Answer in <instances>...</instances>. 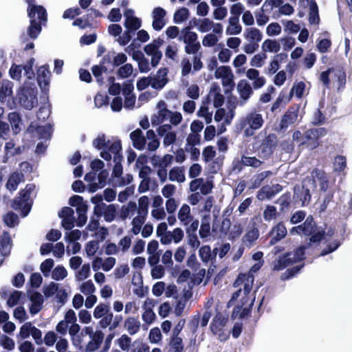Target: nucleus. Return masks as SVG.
Instances as JSON below:
<instances>
[{
    "label": "nucleus",
    "mask_w": 352,
    "mask_h": 352,
    "mask_svg": "<svg viewBox=\"0 0 352 352\" xmlns=\"http://www.w3.org/2000/svg\"><path fill=\"white\" fill-rule=\"evenodd\" d=\"M36 186L34 184H27L23 190L20 192V196L16 198L13 204V208L20 210L22 215L25 217L30 211L32 207V195L34 194Z\"/></svg>",
    "instance_id": "7ed1b4c3"
},
{
    "label": "nucleus",
    "mask_w": 352,
    "mask_h": 352,
    "mask_svg": "<svg viewBox=\"0 0 352 352\" xmlns=\"http://www.w3.org/2000/svg\"><path fill=\"white\" fill-rule=\"evenodd\" d=\"M298 120V111L296 109L288 111L281 120V127L287 128Z\"/></svg>",
    "instance_id": "ea45409f"
},
{
    "label": "nucleus",
    "mask_w": 352,
    "mask_h": 352,
    "mask_svg": "<svg viewBox=\"0 0 352 352\" xmlns=\"http://www.w3.org/2000/svg\"><path fill=\"white\" fill-rule=\"evenodd\" d=\"M8 119L14 133L17 134L22 126L19 116L16 113L13 112L9 114Z\"/></svg>",
    "instance_id": "052dcab7"
},
{
    "label": "nucleus",
    "mask_w": 352,
    "mask_h": 352,
    "mask_svg": "<svg viewBox=\"0 0 352 352\" xmlns=\"http://www.w3.org/2000/svg\"><path fill=\"white\" fill-rule=\"evenodd\" d=\"M292 96H293L291 91L289 93H287L282 91L272 107V111L278 108L279 106L283 104H285L288 103L291 100Z\"/></svg>",
    "instance_id": "864d4df0"
},
{
    "label": "nucleus",
    "mask_w": 352,
    "mask_h": 352,
    "mask_svg": "<svg viewBox=\"0 0 352 352\" xmlns=\"http://www.w3.org/2000/svg\"><path fill=\"white\" fill-rule=\"evenodd\" d=\"M226 322L227 318L222 314L217 313L211 324V331L221 341L226 340L228 338L229 332L226 329Z\"/></svg>",
    "instance_id": "1a4fd4ad"
},
{
    "label": "nucleus",
    "mask_w": 352,
    "mask_h": 352,
    "mask_svg": "<svg viewBox=\"0 0 352 352\" xmlns=\"http://www.w3.org/2000/svg\"><path fill=\"white\" fill-rule=\"evenodd\" d=\"M16 102L28 109L34 107L36 100V94L33 89L21 88L17 91Z\"/></svg>",
    "instance_id": "f8f14e48"
},
{
    "label": "nucleus",
    "mask_w": 352,
    "mask_h": 352,
    "mask_svg": "<svg viewBox=\"0 0 352 352\" xmlns=\"http://www.w3.org/2000/svg\"><path fill=\"white\" fill-rule=\"evenodd\" d=\"M189 10L186 8L178 9L174 14L173 20L175 23L179 24L189 18Z\"/></svg>",
    "instance_id": "13d9d810"
},
{
    "label": "nucleus",
    "mask_w": 352,
    "mask_h": 352,
    "mask_svg": "<svg viewBox=\"0 0 352 352\" xmlns=\"http://www.w3.org/2000/svg\"><path fill=\"white\" fill-rule=\"evenodd\" d=\"M123 326L129 335L133 336L140 331L141 322L138 318L129 316L124 320Z\"/></svg>",
    "instance_id": "c85d7f7f"
},
{
    "label": "nucleus",
    "mask_w": 352,
    "mask_h": 352,
    "mask_svg": "<svg viewBox=\"0 0 352 352\" xmlns=\"http://www.w3.org/2000/svg\"><path fill=\"white\" fill-rule=\"evenodd\" d=\"M178 219L184 225H188L191 221L190 208L187 204H184L178 212Z\"/></svg>",
    "instance_id": "a18cd8bd"
},
{
    "label": "nucleus",
    "mask_w": 352,
    "mask_h": 352,
    "mask_svg": "<svg viewBox=\"0 0 352 352\" xmlns=\"http://www.w3.org/2000/svg\"><path fill=\"white\" fill-rule=\"evenodd\" d=\"M346 158L343 155H337L333 162V169L335 172L344 173L346 168Z\"/></svg>",
    "instance_id": "3c124183"
},
{
    "label": "nucleus",
    "mask_w": 352,
    "mask_h": 352,
    "mask_svg": "<svg viewBox=\"0 0 352 352\" xmlns=\"http://www.w3.org/2000/svg\"><path fill=\"white\" fill-rule=\"evenodd\" d=\"M156 112L151 117V122L153 126H158L164 120L168 119L170 111L167 108L165 101L161 100L155 105Z\"/></svg>",
    "instance_id": "ddd939ff"
},
{
    "label": "nucleus",
    "mask_w": 352,
    "mask_h": 352,
    "mask_svg": "<svg viewBox=\"0 0 352 352\" xmlns=\"http://www.w3.org/2000/svg\"><path fill=\"white\" fill-rule=\"evenodd\" d=\"M247 62V57L243 54H240L236 56L232 61V65L236 69V73L241 74V72H244V69H241V67L245 65Z\"/></svg>",
    "instance_id": "69168bd1"
},
{
    "label": "nucleus",
    "mask_w": 352,
    "mask_h": 352,
    "mask_svg": "<svg viewBox=\"0 0 352 352\" xmlns=\"http://www.w3.org/2000/svg\"><path fill=\"white\" fill-rule=\"evenodd\" d=\"M166 12L160 7L155 8L152 12V28L156 30H161L166 25L165 16Z\"/></svg>",
    "instance_id": "a211bd4d"
},
{
    "label": "nucleus",
    "mask_w": 352,
    "mask_h": 352,
    "mask_svg": "<svg viewBox=\"0 0 352 352\" xmlns=\"http://www.w3.org/2000/svg\"><path fill=\"white\" fill-rule=\"evenodd\" d=\"M292 96L300 98L307 94V89L305 82L302 81L295 82L291 89Z\"/></svg>",
    "instance_id": "09e8293b"
},
{
    "label": "nucleus",
    "mask_w": 352,
    "mask_h": 352,
    "mask_svg": "<svg viewBox=\"0 0 352 352\" xmlns=\"http://www.w3.org/2000/svg\"><path fill=\"white\" fill-rule=\"evenodd\" d=\"M304 247H300L296 250L295 254H287L285 256L280 258L274 263V269L275 270H281L290 263H294L303 258Z\"/></svg>",
    "instance_id": "4468645a"
},
{
    "label": "nucleus",
    "mask_w": 352,
    "mask_h": 352,
    "mask_svg": "<svg viewBox=\"0 0 352 352\" xmlns=\"http://www.w3.org/2000/svg\"><path fill=\"white\" fill-rule=\"evenodd\" d=\"M259 236V232L257 228H252L247 232L243 238L244 244L248 247H252L254 243L257 240Z\"/></svg>",
    "instance_id": "c03bdc74"
},
{
    "label": "nucleus",
    "mask_w": 352,
    "mask_h": 352,
    "mask_svg": "<svg viewBox=\"0 0 352 352\" xmlns=\"http://www.w3.org/2000/svg\"><path fill=\"white\" fill-rule=\"evenodd\" d=\"M145 215L138 214V215L133 219V228L131 230L134 234H138L140 233L142 226L145 221Z\"/></svg>",
    "instance_id": "0e129e2a"
},
{
    "label": "nucleus",
    "mask_w": 352,
    "mask_h": 352,
    "mask_svg": "<svg viewBox=\"0 0 352 352\" xmlns=\"http://www.w3.org/2000/svg\"><path fill=\"white\" fill-rule=\"evenodd\" d=\"M287 232L285 226L283 223H278L271 231L272 238L270 241V244L273 245L283 239L286 236Z\"/></svg>",
    "instance_id": "e433bc0d"
},
{
    "label": "nucleus",
    "mask_w": 352,
    "mask_h": 352,
    "mask_svg": "<svg viewBox=\"0 0 352 352\" xmlns=\"http://www.w3.org/2000/svg\"><path fill=\"white\" fill-rule=\"evenodd\" d=\"M214 77L217 79L221 80V84L226 93H228L233 89L234 76L229 66L221 65L217 68L214 72Z\"/></svg>",
    "instance_id": "423d86ee"
},
{
    "label": "nucleus",
    "mask_w": 352,
    "mask_h": 352,
    "mask_svg": "<svg viewBox=\"0 0 352 352\" xmlns=\"http://www.w3.org/2000/svg\"><path fill=\"white\" fill-rule=\"evenodd\" d=\"M246 77L253 81L254 89H259L265 85L266 80L263 76H260L259 72L254 68H250L245 72Z\"/></svg>",
    "instance_id": "c756f323"
},
{
    "label": "nucleus",
    "mask_w": 352,
    "mask_h": 352,
    "mask_svg": "<svg viewBox=\"0 0 352 352\" xmlns=\"http://www.w3.org/2000/svg\"><path fill=\"white\" fill-rule=\"evenodd\" d=\"M244 38L250 43H258L263 38V34L260 30L256 28H248L244 32Z\"/></svg>",
    "instance_id": "c9c22d12"
},
{
    "label": "nucleus",
    "mask_w": 352,
    "mask_h": 352,
    "mask_svg": "<svg viewBox=\"0 0 352 352\" xmlns=\"http://www.w3.org/2000/svg\"><path fill=\"white\" fill-rule=\"evenodd\" d=\"M261 48L263 52L277 53L280 50V45L276 40L266 39L263 42Z\"/></svg>",
    "instance_id": "4c0bfd02"
},
{
    "label": "nucleus",
    "mask_w": 352,
    "mask_h": 352,
    "mask_svg": "<svg viewBox=\"0 0 352 352\" xmlns=\"http://www.w3.org/2000/svg\"><path fill=\"white\" fill-rule=\"evenodd\" d=\"M262 265L263 261L256 262L251 267L249 274H239L235 280L234 285L239 289L234 293L228 303L231 305L234 301H238V305L233 312L235 316L244 317L250 313L254 299L252 295H250L254 282V276L251 273L258 271Z\"/></svg>",
    "instance_id": "f257e3e1"
},
{
    "label": "nucleus",
    "mask_w": 352,
    "mask_h": 352,
    "mask_svg": "<svg viewBox=\"0 0 352 352\" xmlns=\"http://www.w3.org/2000/svg\"><path fill=\"white\" fill-rule=\"evenodd\" d=\"M234 116L233 109L226 110L224 108L218 109L214 116V121L217 122H223V124H230Z\"/></svg>",
    "instance_id": "cd10ccee"
},
{
    "label": "nucleus",
    "mask_w": 352,
    "mask_h": 352,
    "mask_svg": "<svg viewBox=\"0 0 352 352\" xmlns=\"http://www.w3.org/2000/svg\"><path fill=\"white\" fill-rule=\"evenodd\" d=\"M236 91L240 96L239 103L243 105L252 94V88L245 79L240 80L236 85Z\"/></svg>",
    "instance_id": "412c9836"
},
{
    "label": "nucleus",
    "mask_w": 352,
    "mask_h": 352,
    "mask_svg": "<svg viewBox=\"0 0 352 352\" xmlns=\"http://www.w3.org/2000/svg\"><path fill=\"white\" fill-rule=\"evenodd\" d=\"M30 311L32 315L36 314L42 308L43 296L38 292H34L30 296Z\"/></svg>",
    "instance_id": "72a5a7b5"
},
{
    "label": "nucleus",
    "mask_w": 352,
    "mask_h": 352,
    "mask_svg": "<svg viewBox=\"0 0 352 352\" xmlns=\"http://www.w3.org/2000/svg\"><path fill=\"white\" fill-rule=\"evenodd\" d=\"M91 274V267L89 263L82 265L77 269L75 272V279L76 281H82L89 277Z\"/></svg>",
    "instance_id": "49530a36"
},
{
    "label": "nucleus",
    "mask_w": 352,
    "mask_h": 352,
    "mask_svg": "<svg viewBox=\"0 0 352 352\" xmlns=\"http://www.w3.org/2000/svg\"><path fill=\"white\" fill-rule=\"evenodd\" d=\"M68 272L65 267L56 266L52 272V278L56 280H61L67 276Z\"/></svg>",
    "instance_id": "338daca9"
},
{
    "label": "nucleus",
    "mask_w": 352,
    "mask_h": 352,
    "mask_svg": "<svg viewBox=\"0 0 352 352\" xmlns=\"http://www.w3.org/2000/svg\"><path fill=\"white\" fill-rule=\"evenodd\" d=\"M280 185L276 184L272 186H266L263 187L257 193V199L260 201H264L272 199L276 193L281 190Z\"/></svg>",
    "instance_id": "a878e982"
},
{
    "label": "nucleus",
    "mask_w": 352,
    "mask_h": 352,
    "mask_svg": "<svg viewBox=\"0 0 352 352\" xmlns=\"http://www.w3.org/2000/svg\"><path fill=\"white\" fill-rule=\"evenodd\" d=\"M122 94L124 96V107L126 109H132L135 104V96L133 94V85L126 81L122 87Z\"/></svg>",
    "instance_id": "6ab92c4d"
},
{
    "label": "nucleus",
    "mask_w": 352,
    "mask_h": 352,
    "mask_svg": "<svg viewBox=\"0 0 352 352\" xmlns=\"http://www.w3.org/2000/svg\"><path fill=\"white\" fill-rule=\"evenodd\" d=\"M217 250V249H214L213 252H212L210 246L208 245L201 247L199 251V254L201 261L204 263H208L212 261L216 256L217 252H215V251Z\"/></svg>",
    "instance_id": "37998d69"
},
{
    "label": "nucleus",
    "mask_w": 352,
    "mask_h": 352,
    "mask_svg": "<svg viewBox=\"0 0 352 352\" xmlns=\"http://www.w3.org/2000/svg\"><path fill=\"white\" fill-rule=\"evenodd\" d=\"M263 124V120L261 114L252 112L248 114L241 120V128L244 130V134L246 137H250L254 135V131L260 129Z\"/></svg>",
    "instance_id": "39448f33"
},
{
    "label": "nucleus",
    "mask_w": 352,
    "mask_h": 352,
    "mask_svg": "<svg viewBox=\"0 0 352 352\" xmlns=\"http://www.w3.org/2000/svg\"><path fill=\"white\" fill-rule=\"evenodd\" d=\"M193 25L201 33L208 32L212 30L213 33L221 34L223 32V25L219 23H214L208 18L194 19L192 20Z\"/></svg>",
    "instance_id": "6e6552de"
},
{
    "label": "nucleus",
    "mask_w": 352,
    "mask_h": 352,
    "mask_svg": "<svg viewBox=\"0 0 352 352\" xmlns=\"http://www.w3.org/2000/svg\"><path fill=\"white\" fill-rule=\"evenodd\" d=\"M115 344L124 352H149V346L139 340L132 341L127 334H122Z\"/></svg>",
    "instance_id": "20e7f679"
},
{
    "label": "nucleus",
    "mask_w": 352,
    "mask_h": 352,
    "mask_svg": "<svg viewBox=\"0 0 352 352\" xmlns=\"http://www.w3.org/2000/svg\"><path fill=\"white\" fill-rule=\"evenodd\" d=\"M28 16L30 18V25L28 28V34L32 38H36L41 31V23L47 21L45 9L41 6L34 3V0H26Z\"/></svg>",
    "instance_id": "f03ea898"
},
{
    "label": "nucleus",
    "mask_w": 352,
    "mask_h": 352,
    "mask_svg": "<svg viewBox=\"0 0 352 352\" xmlns=\"http://www.w3.org/2000/svg\"><path fill=\"white\" fill-rule=\"evenodd\" d=\"M130 138L135 148L143 150L146 145V139L140 129H136L131 133Z\"/></svg>",
    "instance_id": "473e14b6"
},
{
    "label": "nucleus",
    "mask_w": 352,
    "mask_h": 352,
    "mask_svg": "<svg viewBox=\"0 0 352 352\" xmlns=\"http://www.w3.org/2000/svg\"><path fill=\"white\" fill-rule=\"evenodd\" d=\"M109 312V305L104 303H100L94 308L93 315L96 319H99L104 316Z\"/></svg>",
    "instance_id": "774afa93"
},
{
    "label": "nucleus",
    "mask_w": 352,
    "mask_h": 352,
    "mask_svg": "<svg viewBox=\"0 0 352 352\" xmlns=\"http://www.w3.org/2000/svg\"><path fill=\"white\" fill-rule=\"evenodd\" d=\"M154 307L155 301L151 298H146L142 304V319L147 324H151L156 319V315L153 311Z\"/></svg>",
    "instance_id": "f3484780"
},
{
    "label": "nucleus",
    "mask_w": 352,
    "mask_h": 352,
    "mask_svg": "<svg viewBox=\"0 0 352 352\" xmlns=\"http://www.w3.org/2000/svg\"><path fill=\"white\" fill-rule=\"evenodd\" d=\"M326 130L323 128H316L307 130L303 135L302 144L306 145L310 149H314L319 146L318 140L325 135Z\"/></svg>",
    "instance_id": "9d476101"
},
{
    "label": "nucleus",
    "mask_w": 352,
    "mask_h": 352,
    "mask_svg": "<svg viewBox=\"0 0 352 352\" xmlns=\"http://www.w3.org/2000/svg\"><path fill=\"white\" fill-rule=\"evenodd\" d=\"M267 59V55L265 52H259L254 55L250 59V64L254 67H262Z\"/></svg>",
    "instance_id": "5fc2aeb1"
},
{
    "label": "nucleus",
    "mask_w": 352,
    "mask_h": 352,
    "mask_svg": "<svg viewBox=\"0 0 352 352\" xmlns=\"http://www.w3.org/2000/svg\"><path fill=\"white\" fill-rule=\"evenodd\" d=\"M107 140L106 137L103 135L98 136L93 142L94 146L102 151L100 152V156L105 160H109L112 157V153L111 152V144L116 142Z\"/></svg>",
    "instance_id": "2eb2a0df"
},
{
    "label": "nucleus",
    "mask_w": 352,
    "mask_h": 352,
    "mask_svg": "<svg viewBox=\"0 0 352 352\" xmlns=\"http://www.w3.org/2000/svg\"><path fill=\"white\" fill-rule=\"evenodd\" d=\"M23 181V175L19 173L12 174L6 184L7 188L10 191L16 190L18 185Z\"/></svg>",
    "instance_id": "a19ab883"
},
{
    "label": "nucleus",
    "mask_w": 352,
    "mask_h": 352,
    "mask_svg": "<svg viewBox=\"0 0 352 352\" xmlns=\"http://www.w3.org/2000/svg\"><path fill=\"white\" fill-rule=\"evenodd\" d=\"M146 138L148 140V149L151 151L157 150L160 146V142L156 138V135L153 130L146 131Z\"/></svg>",
    "instance_id": "6e6d98bb"
},
{
    "label": "nucleus",
    "mask_w": 352,
    "mask_h": 352,
    "mask_svg": "<svg viewBox=\"0 0 352 352\" xmlns=\"http://www.w3.org/2000/svg\"><path fill=\"white\" fill-rule=\"evenodd\" d=\"M223 228H230V235L232 238L239 237L243 232V226L241 223H234L230 226V221L228 219H224L222 222Z\"/></svg>",
    "instance_id": "58836bf2"
},
{
    "label": "nucleus",
    "mask_w": 352,
    "mask_h": 352,
    "mask_svg": "<svg viewBox=\"0 0 352 352\" xmlns=\"http://www.w3.org/2000/svg\"><path fill=\"white\" fill-rule=\"evenodd\" d=\"M124 16L125 18L124 27L128 30H135L141 27L142 21L134 15L133 10H126L124 12Z\"/></svg>",
    "instance_id": "393cba45"
},
{
    "label": "nucleus",
    "mask_w": 352,
    "mask_h": 352,
    "mask_svg": "<svg viewBox=\"0 0 352 352\" xmlns=\"http://www.w3.org/2000/svg\"><path fill=\"white\" fill-rule=\"evenodd\" d=\"M207 102H212L216 108L221 107L224 102V96L221 94L220 87L217 84L212 85L207 96Z\"/></svg>",
    "instance_id": "aec40b11"
},
{
    "label": "nucleus",
    "mask_w": 352,
    "mask_h": 352,
    "mask_svg": "<svg viewBox=\"0 0 352 352\" xmlns=\"http://www.w3.org/2000/svg\"><path fill=\"white\" fill-rule=\"evenodd\" d=\"M121 148L122 147L120 142H116L111 144V152L112 153L113 160L116 162V164L113 169V175L116 177L121 176L122 173V168L120 164L122 158L120 154Z\"/></svg>",
    "instance_id": "dca6fc26"
},
{
    "label": "nucleus",
    "mask_w": 352,
    "mask_h": 352,
    "mask_svg": "<svg viewBox=\"0 0 352 352\" xmlns=\"http://www.w3.org/2000/svg\"><path fill=\"white\" fill-rule=\"evenodd\" d=\"M242 31V26L239 23V18L230 17L226 28V34L229 36L238 35Z\"/></svg>",
    "instance_id": "7c9ffc66"
},
{
    "label": "nucleus",
    "mask_w": 352,
    "mask_h": 352,
    "mask_svg": "<svg viewBox=\"0 0 352 352\" xmlns=\"http://www.w3.org/2000/svg\"><path fill=\"white\" fill-rule=\"evenodd\" d=\"M11 247L12 243L10 235L6 232H3L0 236V250L2 252H5V253L10 254Z\"/></svg>",
    "instance_id": "bf43d9fd"
},
{
    "label": "nucleus",
    "mask_w": 352,
    "mask_h": 352,
    "mask_svg": "<svg viewBox=\"0 0 352 352\" xmlns=\"http://www.w3.org/2000/svg\"><path fill=\"white\" fill-rule=\"evenodd\" d=\"M179 41L184 43H193L197 41V34L190 30V28H185L182 30Z\"/></svg>",
    "instance_id": "de8ad7c7"
},
{
    "label": "nucleus",
    "mask_w": 352,
    "mask_h": 352,
    "mask_svg": "<svg viewBox=\"0 0 352 352\" xmlns=\"http://www.w3.org/2000/svg\"><path fill=\"white\" fill-rule=\"evenodd\" d=\"M317 182H318L321 184L322 188H324L323 183H322L321 179L319 177L317 178V180L307 179L304 181L302 187L305 188L306 190V196L305 197V201L309 200V191L311 189L314 190L316 188Z\"/></svg>",
    "instance_id": "8fccbe9b"
},
{
    "label": "nucleus",
    "mask_w": 352,
    "mask_h": 352,
    "mask_svg": "<svg viewBox=\"0 0 352 352\" xmlns=\"http://www.w3.org/2000/svg\"><path fill=\"white\" fill-rule=\"evenodd\" d=\"M241 163L246 166H252L254 168H258L262 164V162L256 158L255 157H251L243 155L241 157Z\"/></svg>",
    "instance_id": "e2e57ef3"
},
{
    "label": "nucleus",
    "mask_w": 352,
    "mask_h": 352,
    "mask_svg": "<svg viewBox=\"0 0 352 352\" xmlns=\"http://www.w3.org/2000/svg\"><path fill=\"white\" fill-rule=\"evenodd\" d=\"M74 211L69 207H65L58 213L59 217L62 219V226L66 230L72 229L74 226L75 217Z\"/></svg>",
    "instance_id": "4be33fe9"
},
{
    "label": "nucleus",
    "mask_w": 352,
    "mask_h": 352,
    "mask_svg": "<svg viewBox=\"0 0 352 352\" xmlns=\"http://www.w3.org/2000/svg\"><path fill=\"white\" fill-rule=\"evenodd\" d=\"M331 80L337 84L338 89H343L346 82V73L342 69H333L331 71Z\"/></svg>",
    "instance_id": "f704fd0d"
},
{
    "label": "nucleus",
    "mask_w": 352,
    "mask_h": 352,
    "mask_svg": "<svg viewBox=\"0 0 352 352\" xmlns=\"http://www.w3.org/2000/svg\"><path fill=\"white\" fill-rule=\"evenodd\" d=\"M13 83L11 81L6 80L0 87V101L6 104L10 109L16 107V99L12 96Z\"/></svg>",
    "instance_id": "9b49d317"
},
{
    "label": "nucleus",
    "mask_w": 352,
    "mask_h": 352,
    "mask_svg": "<svg viewBox=\"0 0 352 352\" xmlns=\"http://www.w3.org/2000/svg\"><path fill=\"white\" fill-rule=\"evenodd\" d=\"M168 68L164 67L160 69L156 74L151 77L152 79V88L155 89H162L168 82Z\"/></svg>",
    "instance_id": "5701e85b"
},
{
    "label": "nucleus",
    "mask_w": 352,
    "mask_h": 352,
    "mask_svg": "<svg viewBox=\"0 0 352 352\" xmlns=\"http://www.w3.org/2000/svg\"><path fill=\"white\" fill-rule=\"evenodd\" d=\"M90 340L87 344L85 351L87 352H93L98 350L102 340L104 339V333L100 330H97L93 334V336L89 337Z\"/></svg>",
    "instance_id": "bb28decb"
},
{
    "label": "nucleus",
    "mask_w": 352,
    "mask_h": 352,
    "mask_svg": "<svg viewBox=\"0 0 352 352\" xmlns=\"http://www.w3.org/2000/svg\"><path fill=\"white\" fill-rule=\"evenodd\" d=\"M315 232L314 224L313 223L312 217H307L302 225L294 227L290 230L292 234H304L305 236L312 235L310 238L311 242H316L320 240L322 234L318 232L314 234Z\"/></svg>",
    "instance_id": "0eeeda50"
},
{
    "label": "nucleus",
    "mask_w": 352,
    "mask_h": 352,
    "mask_svg": "<svg viewBox=\"0 0 352 352\" xmlns=\"http://www.w3.org/2000/svg\"><path fill=\"white\" fill-rule=\"evenodd\" d=\"M199 233V236L202 239L207 238L210 235V225L209 217H204Z\"/></svg>",
    "instance_id": "680f3d73"
},
{
    "label": "nucleus",
    "mask_w": 352,
    "mask_h": 352,
    "mask_svg": "<svg viewBox=\"0 0 352 352\" xmlns=\"http://www.w3.org/2000/svg\"><path fill=\"white\" fill-rule=\"evenodd\" d=\"M108 31L111 35L118 36L116 41L120 45H124L131 40V36L129 31L125 32L122 36L120 35L122 32V28L120 25L112 24L109 25Z\"/></svg>",
    "instance_id": "b1692460"
},
{
    "label": "nucleus",
    "mask_w": 352,
    "mask_h": 352,
    "mask_svg": "<svg viewBox=\"0 0 352 352\" xmlns=\"http://www.w3.org/2000/svg\"><path fill=\"white\" fill-rule=\"evenodd\" d=\"M196 114L197 117L204 118L206 124H210L212 120V112L206 104H202Z\"/></svg>",
    "instance_id": "4d7b16f0"
},
{
    "label": "nucleus",
    "mask_w": 352,
    "mask_h": 352,
    "mask_svg": "<svg viewBox=\"0 0 352 352\" xmlns=\"http://www.w3.org/2000/svg\"><path fill=\"white\" fill-rule=\"evenodd\" d=\"M163 41L160 38L154 40L152 43L146 45L144 47V52L148 56H151L160 51V47L162 45Z\"/></svg>",
    "instance_id": "603ef678"
},
{
    "label": "nucleus",
    "mask_w": 352,
    "mask_h": 352,
    "mask_svg": "<svg viewBox=\"0 0 352 352\" xmlns=\"http://www.w3.org/2000/svg\"><path fill=\"white\" fill-rule=\"evenodd\" d=\"M50 79V72L45 66L39 67L37 71V80L41 89H46Z\"/></svg>",
    "instance_id": "2f4dec72"
},
{
    "label": "nucleus",
    "mask_w": 352,
    "mask_h": 352,
    "mask_svg": "<svg viewBox=\"0 0 352 352\" xmlns=\"http://www.w3.org/2000/svg\"><path fill=\"white\" fill-rule=\"evenodd\" d=\"M168 179L171 182H176L178 183H183L185 179L184 171L182 168L174 167L170 171L168 174Z\"/></svg>",
    "instance_id": "79ce46f5"
}]
</instances>
